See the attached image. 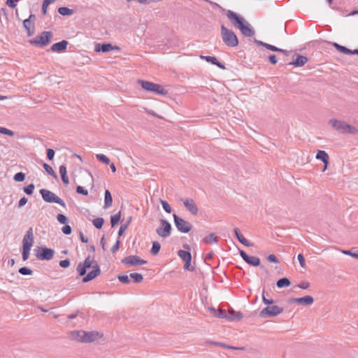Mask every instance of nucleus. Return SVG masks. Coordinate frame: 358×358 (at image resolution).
<instances>
[{
  "label": "nucleus",
  "mask_w": 358,
  "mask_h": 358,
  "mask_svg": "<svg viewBox=\"0 0 358 358\" xmlns=\"http://www.w3.org/2000/svg\"><path fill=\"white\" fill-rule=\"evenodd\" d=\"M77 271L80 276L87 275L83 278V282H89L94 279L100 274V269L96 262L90 257H87L83 263H80L77 266Z\"/></svg>",
  "instance_id": "obj_1"
},
{
  "label": "nucleus",
  "mask_w": 358,
  "mask_h": 358,
  "mask_svg": "<svg viewBox=\"0 0 358 358\" xmlns=\"http://www.w3.org/2000/svg\"><path fill=\"white\" fill-rule=\"evenodd\" d=\"M227 17L231 20L233 25L241 30L243 35L246 37H251L255 35V30L249 24L248 22L245 21L243 17H240L238 14L234 11L229 10L227 12Z\"/></svg>",
  "instance_id": "obj_2"
},
{
  "label": "nucleus",
  "mask_w": 358,
  "mask_h": 358,
  "mask_svg": "<svg viewBox=\"0 0 358 358\" xmlns=\"http://www.w3.org/2000/svg\"><path fill=\"white\" fill-rule=\"evenodd\" d=\"M221 36L224 44L229 48H235L238 45V40L235 33L227 29L224 25H221Z\"/></svg>",
  "instance_id": "obj_3"
},
{
  "label": "nucleus",
  "mask_w": 358,
  "mask_h": 358,
  "mask_svg": "<svg viewBox=\"0 0 358 358\" xmlns=\"http://www.w3.org/2000/svg\"><path fill=\"white\" fill-rule=\"evenodd\" d=\"M329 123L335 130L341 134H355L358 132V130L356 127L347 124L344 121L338 120L336 119H331Z\"/></svg>",
  "instance_id": "obj_4"
},
{
  "label": "nucleus",
  "mask_w": 358,
  "mask_h": 358,
  "mask_svg": "<svg viewBox=\"0 0 358 358\" xmlns=\"http://www.w3.org/2000/svg\"><path fill=\"white\" fill-rule=\"evenodd\" d=\"M34 244L33 230L30 228L24 235L22 240V259L26 261L29 257L31 247Z\"/></svg>",
  "instance_id": "obj_5"
},
{
  "label": "nucleus",
  "mask_w": 358,
  "mask_h": 358,
  "mask_svg": "<svg viewBox=\"0 0 358 358\" xmlns=\"http://www.w3.org/2000/svg\"><path fill=\"white\" fill-rule=\"evenodd\" d=\"M52 38V33L51 31H44L34 38L29 40V42L32 45L43 48L50 43Z\"/></svg>",
  "instance_id": "obj_6"
},
{
  "label": "nucleus",
  "mask_w": 358,
  "mask_h": 358,
  "mask_svg": "<svg viewBox=\"0 0 358 358\" xmlns=\"http://www.w3.org/2000/svg\"><path fill=\"white\" fill-rule=\"evenodd\" d=\"M137 83L147 92H155L157 94L160 95H165L167 94V91L159 84L143 80H138Z\"/></svg>",
  "instance_id": "obj_7"
},
{
  "label": "nucleus",
  "mask_w": 358,
  "mask_h": 358,
  "mask_svg": "<svg viewBox=\"0 0 358 358\" xmlns=\"http://www.w3.org/2000/svg\"><path fill=\"white\" fill-rule=\"evenodd\" d=\"M40 194L42 196L43 199L48 203H58L60 206L65 207V203L64 201L57 196L55 194L52 192L50 190L45 189H40Z\"/></svg>",
  "instance_id": "obj_8"
},
{
  "label": "nucleus",
  "mask_w": 358,
  "mask_h": 358,
  "mask_svg": "<svg viewBox=\"0 0 358 358\" xmlns=\"http://www.w3.org/2000/svg\"><path fill=\"white\" fill-rule=\"evenodd\" d=\"M283 309L277 306H268L260 312L262 317H274L282 312Z\"/></svg>",
  "instance_id": "obj_9"
},
{
  "label": "nucleus",
  "mask_w": 358,
  "mask_h": 358,
  "mask_svg": "<svg viewBox=\"0 0 358 358\" xmlns=\"http://www.w3.org/2000/svg\"><path fill=\"white\" fill-rule=\"evenodd\" d=\"M122 263L128 266H131L145 264L147 261L141 259L138 256L131 255L122 259Z\"/></svg>",
  "instance_id": "obj_10"
},
{
  "label": "nucleus",
  "mask_w": 358,
  "mask_h": 358,
  "mask_svg": "<svg viewBox=\"0 0 358 358\" xmlns=\"http://www.w3.org/2000/svg\"><path fill=\"white\" fill-rule=\"evenodd\" d=\"M122 220L121 224H130L134 215V210L131 207H121Z\"/></svg>",
  "instance_id": "obj_11"
},
{
  "label": "nucleus",
  "mask_w": 358,
  "mask_h": 358,
  "mask_svg": "<svg viewBox=\"0 0 358 358\" xmlns=\"http://www.w3.org/2000/svg\"><path fill=\"white\" fill-rule=\"evenodd\" d=\"M36 257L41 260L51 259L54 256V250L47 248H38L36 250Z\"/></svg>",
  "instance_id": "obj_12"
},
{
  "label": "nucleus",
  "mask_w": 358,
  "mask_h": 358,
  "mask_svg": "<svg viewBox=\"0 0 358 358\" xmlns=\"http://www.w3.org/2000/svg\"><path fill=\"white\" fill-rule=\"evenodd\" d=\"M240 255L245 262L251 266H257L260 264V259L258 257L254 256H248L243 250H240Z\"/></svg>",
  "instance_id": "obj_13"
},
{
  "label": "nucleus",
  "mask_w": 358,
  "mask_h": 358,
  "mask_svg": "<svg viewBox=\"0 0 358 358\" xmlns=\"http://www.w3.org/2000/svg\"><path fill=\"white\" fill-rule=\"evenodd\" d=\"M180 201L182 202L187 210H188L192 214L196 215L197 213L198 208L192 199H182Z\"/></svg>",
  "instance_id": "obj_14"
},
{
  "label": "nucleus",
  "mask_w": 358,
  "mask_h": 358,
  "mask_svg": "<svg viewBox=\"0 0 358 358\" xmlns=\"http://www.w3.org/2000/svg\"><path fill=\"white\" fill-rule=\"evenodd\" d=\"M314 301L311 296H305L301 298H292L289 299L290 303H295L303 306H310Z\"/></svg>",
  "instance_id": "obj_15"
},
{
  "label": "nucleus",
  "mask_w": 358,
  "mask_h": 358,
  "mask_svg": "<svg viewBox=\"0 0 358 358\" xmlns=\"http://www.w3.org/2000/svg\"><path fill=\"white\" fill-rule=\"evenodd\" d=\"M102 336V334L98 331H85L84 343H90L98 341Z\"/></svg>",
  "instance_id": "obj_16"
},
{
  "label": "nucleus",
  "mask_w": 358,
  "mask_h": 358,
  "mask_svg": "<svg viewBox=\"0 0 358 358\" xmlns=\"http://www.w3.org/2000/svg\"><path fill=\"white\" fill-rule=\"evenodd\" d=\"M178 255L180 257V258L185 262V269H189L192 260V255L190 252L189 251L180 250L178 252Z\"/></svg>",
  "instance_id": "obj_17"
},
{
  "label": "nucleus",
  "mask_w": 358,
  "mask_h": 358,
  "mask_svg": "<svg viewBox=\"0 0 358 358\" xmlns=\"http://www.w3.org/2000/svg\"><path fill=\"white\" fill-rule=\"evenodd\" d=\"M83 216L86 219V221L92 222V224H104V220L102 217H96L92 215L88 210H85L83 212Z\"/></svg>",
  "instance_id": "obj_18"
},
{
  "label": "nucleus",
  "mask_w": 358,
  "mask_h": 358,
  "mask_svg": "<svg viewBox=\"0 0 358 358\" xmlns=\"http://www.w3.org/2000/svg\"><path fill=\"white\" fill-rule=\"evenodd\" d=\"M308 60V59L307 57L299 54H296V59L289 62V65H292L296 67H301L304 66L307 63Z\"/></svg>",
  "instance_id": "obj_19"
},
{
  "label": "nucleus",
  "mask_w": 358,
  "mask_h": 358,
  "mask_svg": "<svg viewBox=\"0 0 358 358\" xmlns=\"http://www.w3.org/2000/svg\"><path fill=\"white\" fill-rule=\"evenodd\" d=\"M113 50H120V48L116 45H113L110 43H104L102 45L97 44L95 47V50L96 52L101 51L103 52H108Z\"/></svg>",
  "instance_id": "obj_20"
},
{
  "label": "nucleus",
  "mask_w": 358,
  "mask_h": 358,
  "mask_svg": "<svg viewBox=\"0 0 358 358\" xmlns=\"http://www.w3.org/2000/svg\"><path fill=\"white\" fill-rule=\"evenodd\" d=\"M68 44H69V42L67 41L62 40L59 42L54 43L51 46L50 50L54 52H64V50H66Z\"/></svg>",
  "instance_id": "obj_21"
},
{
  "label": "nucleus",
  "mask_w": 358,
  "mask_h": 358,
  "mask_svg": "<svg viewBox=\"0 0 358 358\" xmlns=\"http://www.w3.org/2000/svg\"><path fill=\"white\" fill-rule=\"evenodd\" d=\"M156 231L161 237H168L171 234V225H163L162 227H159L157 229Z\"/></svg>",
  "instance_id": "obj_22"
},
{
  "label": "nucleus",
  "mask_w": 358,
  "mask_h": 358,
  "mask_svg": "<svg viewBox=\"0 0 358 358\" xmlns=\"http://www.w3.org/2000/svg\"><path fill=\"white\" fill-rule=\"evenodd\" d=\"M200 57L203 59H205L207 62L211 63L212 64L218 66L220 69H225L224 64L219 62L215 57L201 55Z\"/></svg>",
  "instance_id": "obj_23"
},
{
  "label": "nucleus",
  "mask_w": 358,
  "mask_h": 358,
  "mask_svg": "<svg viewBox=\"0 0 358 358\" xmlns=\"http://www.w3.org/2000/svg\"><path fill=\"white\" fill-rule=\"evenodd\" d=\"M316 159L322 160L324 164V168L323 170L324 171L329 164V157L328 154L324 150H318L316 155Z\"/></svg>",
  "instance_id": "obj_24"
},
{
  "label": "nucleus",
  "mask_w": 358,
  "mask_h": 358,
  "mask_svg": "<svg viewBox=\"0 0 358 358\" xmlns=\"http://www.w3.org/2000/svg\"><path fill=\"white\" fill-rule=\"evenodd\" d=\"M23 27L27 31L28 36L34 35L35 32V27L32 22H30L29 19H26L23 21Z\"/></svg>",
  "instance_id": "obj_25"
},
{
  "label": "nucleus",
  "mask_w": 358,
  "mask_h": 358,
  "mask_svg": "<svg viewBox=\"0 0 358 358\" xmlns=\"http://www.w3.org/2000/svg\"><path fill=\"white\" fill-rule=\"evenodd\" d=\"M70 336L71 339L78 342L84 343L85 331H74L71 332Z\"/></svg>",
  "instance_id": "obj_26"
},
{
  "label": "nucleus",
  "mask_w": 358,
  "mask_h": 358,
  "mask_svg": "<svg viewBox=\"0 0 358 358\" xmlns=\"http://www.w3.org/2000/svg\"><path fill=\"white\" fill-rule=\"evenodd\" d=\"M113 203V198L111 194L108 189H106L104 192V205L103 208L108 209L111 207Z\"/></svg>",
  "instance_id": "obj_27"
},
{
  "label": "nucleus",
  "mask_w": 358,
  "mask_h": 358,
  "mask_svg": "<svg viewBox=\"0 0 358 358\" xmlns=\"http://www.w3.org/2000/svg\"><path fill=\"white\" fill-rule=\"evenodd\" d=\"M218 241V238L215 234H208L202 241V242L205 244H215Z\"/></svg>",
  "instance_id": "obj_28"
},
{
  "label": "nucleus",
  "mask_w": 358,
  "mask_h": 358,
  "mask_svg": "<svg viewBox=\"0 0 358 358\" xmlns=\"http://www.w3.org/2000/svg\"><path fill=\"white\" fill-rule=\"evenodd\" d=\"M234 233L238 240L245 246H250V242L244 237V236L239 231L238 229H234Z\"/></svg>",
  "instance_id": "obj_29"
},
{
  "label": "nucleus",
  "mask_w": 358,
  "mask_h": 358,
  "mask_svg": "<svg viewBox=\"0 0 358 358\" xmlns=\"http://www.w3.org/2000/svg\"><path fill=\"white\" fill-rule=\"evenodd\" d=\"M334 46L341 52L345 54V55H352L353 54V50L348 49V48L343 46L341 45H339L336 43H334Z\"/></svg>",
  "instance_id": "obj_30"
},
{
  "label": "nucleus",
  "mask_w": 358,
  "mask_h": 358,
  "mask_svg": "<svg viewBox=\"0 0 358 358\" xmlns=\"http://www.w3.org/2000/svg\"><path fill=\"white\" fill-rule=\"evenodd\" d=\"M291 282L287 278H283L277 281V287L278 288L287 287L290 285Z\"/></svg>",
  "instance_id": "obj_31"
},
{
  "label": "nucleus",
  "mask_w": 358,
  "mask_h": 358,
  "mask_svg": "<svg viewBox=\"0 0 358 358\" xmlns=\"http://www.w3.org/2000/svg\"><path fill=\"white\" fill-rule=\"evenodd\" d=\"M265 48L271 51L282 52L286 55H288L289 53V52L286 50L279 48L276 46H274V45L268 44V43L266 44Z\"/></svg>",
  "instance_id": "obj_32"
},
{
  "label": "nucleus",
  "mask_w": 358,
  "mask_h": 358,
  "mask_svg": "<svg viewBox=\"0 0 358 358\" xmlns=\"http://www.w3.org/2000/svg\"><path fill=\"white\" fill-rule=\"evenodd\" d=\"M122 220V212L121 209L115 213L114 215L110 217V224H118V222Z\"/></svg>",
  "instance_id": "obj_33"
},
{
  "label": "nucleus",
  "mask_w": 358,
  "mask_h": 358,
  "mask_svg": "<svg viewBox=\"0 0 358 358\" xmlns=\"http://www.w3.org/2000/svg\"><path fill=\"white\" fill-rule=\"evenodd\" d=\"M58 13L62 15H71L73 14V10L67 7H60L58 9Z\"/></svg>",
  "instance_id": "obj_34"
},
{
  "label": "nucleus",
  "mask_w": 358,
  "mask_h": 358,
  "mask_svg": "<svg viewBox=\"0 0 358 358\" xmlns=\"http://www.w3.org/2000/svg\"><path fill=\"white\" fill-rule=\"evenodd\" d=\"M43 166L44 169L45 170V171L47 172L48 174L52 176L55 179L57 178V174L55 173V172L54 171V170L52 169V168L50 165H48L46 163H44Z\"/></svg>",
  "instance_id": "obj_35"
},
{
  "label": "nucleus",
  "mask_w": 358,
  "mask_h": 358,
  "mask_svg": "<svg viewBox=\"0 0 358 358\" xmlns=\"http://www.w3.org/2000/svg\"><path fill=\"white\" fill-rule=\"evenodd\" d=\"M96 158L99 161L104 163L105 164H107V165L110 164V161L109 158L103 154H97L96 155Z\"/></svg>",
  "instance_id": "obj_36"
},
{
  "label": "nucleus",
  "mask_w": 358,
  "mask_h": 358,
  "mask_svg": "<svg viewBox=\"0 0 358 358\" xmlns=\"http://www.w3.org/2000/svg\"><path fill=\"white\" fill-rule=\"evenodd\" d=\"M211 343L215 345H216V346L222 347V348H227V349L241 350H244L243 348L232 347V346L227 345H226L224 343H222L212 342Z\"/></svg>",
  "instance_id": "obj_37"
},
{
  "label": "nucleus",
  "mask_w": 358,
  "mask_h": 358,
  "mask_svg": "<svg viewBox=\"0 0 358 358\" xmlns=\"http://www.w3.org/2000/svg\"><path fill=\"white\" fill-rule=\"evenodd\" d=\"M229 314H231L229 319L231 320H240L243 317L240 312H235L234 310L229 311Z\"/></svg>",
  "instance_id": "obj_38"
},
{
  "label": "nucleus",
  "mask_w": 358,
  "mask_h": 358,
  "mask_svg": "<svg viewBox=\"0 0 358 358\" xmlns=\"http://www.w3.org/2000/svg\"><path fill=\"white\" fill-rule=\"evenodd\" d=\"M129 276L135 282H141L143 279V275L137 273H131Z\"/></svg>",
  "instance_id": "obj_39"
},
{
  "label": "nucleus",
  "mask_w": 358,
  "mask_h": 358,
  "mask_svg": "<svg viewBox=\"0 0 358 358\" xmlns=\"http://www.w3.org/2000/svg\"><path fill=\"white\" fill-rule=\"evenodd\" d=\"M161 248V245L157 242H154L151 248V252L152 255H156L158 254Z\"/></svg>",
  "instance_id": "obj_40"
},
{
  "label": "nucleus",
  "mask_w": 358,
  "mask_h": 358,
  "mask_svg": "<svg viewBox=\"0 0 358 358\" xmlns=\"http://www.w3.org/2000/svg\"><path fill=\"white\" fill-rule=\"evenodd\" d=\"M25 178V174L22 172H19L15 174L13 179L16 182H22Z\"/></svg>",
  "instance_id": "obj_41"
},
{
  "label": "nucleus",
  "mask_w": 358,
  "mask_h": 358,
  "mask_svg": "<svg viewBox=\"0 0 358 358\" xmlns=\"http://www.w3.org/2000/svg\"><path fill=\"white\" fill-rule=\"evenodd\" d=\"M178 229L182 233H187L191 230L190 225H176Z\"/></svg>",
  "instance_id": "obj_42"
},
{
  "label": "nucleus",
  "mask_w": 358,
  "mask_h": 358,
  "mask_svg": "<svg viewBox=\"0 0 358 358\" xmlns=\"http://www.w3.org/2000/svg\"><path fill=\"white\" fill-rule=\"evenodd\" d=\"M34 189V184H29L27 187H24V192L28 195H31L33 193Z\"/></svg>",
  "instance_id": "obj_43"
},
{
  "label": "nucleus",
  "mask_w": 358,
  "mask_h": 358,
  "mask_svg": "<svg viewBox=\"0 0 358 358\" xmlns=\"http://www.w3.org/2000/svg\"><path fill=\"white\" fill-rule=\"evenodd\" d=\"M50 3H52V1L43 0V5H42V13L43 15H45L47 13L48 6Z\"/></svg>",
  "instance_id": "obj_44"
},
{
  "label": "nucleus",
  "mask_w": 358,
  "mask_h": 358,
  "mask_svg": "<svg viewBox=\"0 0 358 358\" xmlns=\"http://www.w3.org/2000/svg\"><path fill=\"white\" fill-rule=\"evenodd\" d=\"M297 259H298V260L299 262L300 266L303 268H306V265L305 259H304V257L303 256V255L302 254H299L298 256H297Z\"/></svg>",
  "instance_id": "obj_45"
},
{
  "label": "nucleus",
  "mask_w": 358,
  "mask_h": 358,
  "mask_svg": "<svg viewBox=\"0 0 358 358\" xmlns=\"http://www.w3.org/2000/svg\"><path fill=\"white\" fill-rule=\"evenodd\" d=\"M57 219L60 224H66L67 223L68 219H67L66 216H65L63 214H58Z\"/></svg>",
  "instance_id": "obj_46"
},
{
  "label": "nucleus",
  "mask_w": 358,
  "mask_h": 358,
  "mask_svg": "<svg viewBox=\"0 0 358 358\" xmlns=\"http://www.w3.org/2000/svg\"><path fill=\"white\" fill-rule=\"evenodd\" d=\"M161 203L162 205L164 210L166 212H167L169 213H170L171 212V208L170 205L166 201L161 200Z\"/></svg>",
  "instance_id": "obj_47"
},
{
  "label": "nucleus",
  "mask_w": 358,
  "mask_h": 358,
  "mask_svg": "<svg viewBox=\"0 0 358 358\" xmlns=\"http://www.w3.org/2000/svg\"><path fill=\"white\" fill-rule=\"evenodd\" d=\"M76 192L78 194H83L85 196H87L88 194L87 190L82 186H78L76 187Z\"/></svg>",
  "instance_id": "obj_48"
},
{
  "label": "nucleus",
  "mask_w": 358,
  "mask_h": 358,
  "mask_svg": "<svg viewBox=\"0 0 358 358\" xmlns=\"http://www.w3.org/2000/svg\"><path fill=\"white\" fill-rule=\"evenodd\" d=\"M1 134H6L10 136H14V132L7 128L2 127L1 129Z\"/></svg>",
  "instance_id": "obj_49"
},
{
  "label": "nucleus",
  "mask_w": 358,
  "mask_h": 358,
  "mask_svg": "<svg viewBox=\"0 0 358 358\" xmlns=\"http://www.w3.org/2000/svg\"><path fill=\"white\" fill-rule=\"evenodd\" d=\"M19 272L22 275H30L32 271L27 267H22L20 268Z\"/></svg>",
  "instance_id": "obj_50"
},
{
  "label": "nucleus",
  "mask_w": 358,
  "mask_h": 358,
  "mask_svg": "<svg viewBox=\"0 0 358 358\" xmlns=\"http://www.w3.org/2000/svg\"><path fill=\"white\" fill-rule=\"evenodd\" d=\"M175 224H187L184 220L179 217L177 215H173Z\"/></svg>",
  "instance_id": "obj_51"
},
{
  "label": "nucleus",
  "mask_w": 358,
  "mask_h": 358,
  "mask_svg": "<svg viewBox=\"0 0 358 358\" xmlns=\"http://www.w3.org/2000/svg\"><path fill=\"white\" fill-rule=\"evenodd\" d=\"M55 156V151L53 149L49 148L47 150V157L49 160H52Z\"/></svg>",
  "instance_id": "obj_52"
},
{
  "label": "nucleus",
  "mask_w": 358,
  "mask_h": 358,
  "mask_svg": "<svg viewBox=\"0 0 358 358\" xmlns=\"http://www.w3.org/2000/svg\"><path fill=\"white\" fill-rule=\"evenodd\" d=\"M118 280L123 283H128L129 282V276L127 275H122L118 276Z\"/></svg>",
  "instance_id": "obj_53"
},
{
  "label": "nucleus",
  "mask_w": 358,
  "mask_h": 358,
  "mask_svg": "<svg viewBox=\"0 0 358 358\" xmlns=\"http://www.w3.org/2000/svg\"><path fill=\"white\" fill-rule=\"evenodd\" d=\"M70 265V261L69 259L62 260L59 262V266L62 268H68Z\"/></svg>",
  "instance_id": "obj_54"
},
{
  "label": "nucleus",
  "mask_w": 358,
  "mask_h": 358,
  "mask_svg": "<svg viewBox=\"0 0 358 358\" xmlns=\"http://www.w3.org/2000/svg\"><path fill=\"white\" fill-rule=\"evenodd\" d=\"M267 259L269 262L275 263V264L278 263V258L276 257V256L275 255H268L267 257Z\"/></svg>",
  "instance_id": "obj_55"
},
{
  "label": "nucleus",
  "mask_w": 358,
  "mask_h": 358,
  "mask_svg": "<svg viewBox=\"0 0 358 358\" xmlns=\"http://www.w3.org/2000/svg\"><path fill=\"white\" fill-rule=\"evenodd\" d=\"M18 0H7L6 1V5L8 6L9 7L12 8H14L16 7V2Z\"/></svg>",
  "instance_id": "obj_56"
},
{
  "label": "nucleus",
  "mask_w": 358,
  "mask_h": 358,
  "mask_svg": "<svg viewBox=\"0 0 358 358\" xmlns=\"http://www.w3.org/2000/svg\"><path fill=\"white\" fill-rule=\"evenodd\" d=\"M298 286H299V287H300L301 289H306L309 287L310 284L307 281H303Z\"/></svg>",
  "instance_id": "obj_57"
},
{
  "label": "nucleus",
  "mask_w": 358,
  "mask_h": 358,
  "mask_svg": "<svg viewBox=\"0 0 358 358\" xmlns=\"http://www.w3.org/2000/svg\"><path fill=\"white\" fill-rule=\"evenodd\" d=\"M62 231L65 234H70L71 232V228L70 225H64V227L62 228Z\"/></svg>",
  "instance_id": "obj_58"
},
{
  "label": "nucleus",
  "mask_w": 358,
  "mask_h": 358,
  "mask_svg": "<svg viewBox=\"0 0 358 358\" xmlns=\"http://www.w3.org/2000/svg\"><path fill=\"white\" fill-rule=\"evenodd\" d=\"M59 173L61 176L66 175V167L65 165H61L59 166Z\"/></svg>",
  "instance_id": "obj_59"
},
{
  "label": "nucleus",
  "mask_w": 358,
  "mask_h": 358,
  "mask_svg": "<svg viewBox=\"0 0 358 358\" xmlns=\"http://www.w3.org/2000/svg\"><path fill=\"white\" fill-rule=\"evenodd\" d=\"M27 199L24 196L20 199L19 203H18V206L22 207L23 206H24L27 203Z\"/></svg>",
  "instance_id": "obj_60"
},
{
  "label": "nucleus",
  "mask_w": 358,
  "mask_h": 358,
  "mask_svg": "<svg viewBox=\"0 0 358 358\" xmlns=\"http://www.w3.org/2000/svg\"><path fill=\"white\" fill-rule=\"evenodd\" d=\"M268 59H269V62L272 64H277L278 62V60L276 59V57L275 55H270L269 57H268Z\"/></svg>",
  "instance_id": "obj_61"
},
{
  "label": "nucleus",
  "mask_w": 358,
  "mask_h": 358,
  "mask_svg": "<svg viewBox=\"0 0 358 358\" xmlns=\"http://www.w3.org/2000/svg\"><path fill=\"white\" fill-rule=\"evenodd\" d=\"M62 182L65 185H68L69 184V180L66 175L61 176Z\"/></svg>",
  "instance_id": "obj_62"
},
{
  "label": "nucleus",
  "mask_w": 358,
  "mask_h": 358,
  "mask_svg": "<svg viewBox=\"0 0 358 358\" xmlns=\"http://www.w3.org/2000/svg\"><path fill=\"white\" fill-rule=\"evenodd\" d=\"M120 247V241H117V242L115 243V244L113 246L111 250L113 252H115L116 250H118Z\"/></svg>",
  "instance_id": "obj_63"
},
{
  "label": "nucleus",
  "mask_w": 358,
  "mask_h": 358,
  "mask_svg": "<svg viewBox=\"0 0 358 358\" xmlns=\"http://www.w3.org/2000/svg\"><path fill=\"white\" fill-rule=\"evenodd\" d=\"M80 238L83 243H87L88 239L87 237H85L82 232H80Z\"/></svg>",
  "instance_id": "obj_64"
}]
</instances>
